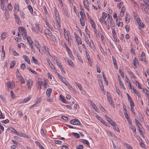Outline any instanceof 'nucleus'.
I'll list each match as a JSON object with an SVG mask.
<instances>
[{
  "label": "nucleus",
  "mask_w": 149,
  "mask_h": 149,
  "mask_svg": "<svg viewBox=\"0 0 149 149\" xmlns=\"http://www.w3.org/2000/svg\"><path fill=\"white\" fill-rule=\"evenodd\" d=\"M143 91L144 93H145L146 95L149 93V91L147 90L146 89L143 88Z\"/></svg>",
  "instance_id": "bf43d9fd"
},
{
  "label": "nucleus",
  "mask_w": 149,
  "mask_h": 149,
  "mask_svg": "<svg viewBox=\"0 0 149 149\" xmlns=\"http://www.w3.org/2000/svg\"><path fill=\"white\" fill-rule=\"evenodd\" d=\"M31 81L30 80H28L27 81V84L28 86V88L29 89H31V86L32 85V82L30 84Z\"/></svg>",
  "instance_id": "9b49d317"
},
{
  "label": "nucleus",
  "mask_w": 149,
  "mask_h": 149,
  "mask_svg": "<svg viewBox=\"0 0 149 149\" xmlns=\"http://www.w3.org/2000/svg\"><path fill=\"white\" fill-rule=\"evenodd\" d=\"M68 147L65 145H63L61 147V149H68Z\"/></svg>",
  "instance_id": "774afa93"
},
{
  "label": "nucleus",
  "mask_w": 149,
  "mask_h": 149,
  "mask_svg": "<svg viewBox=\"0 0 149 149\" xmlns=\"http://www.w3.org/2000/svg\"><path fill=\"white\" fill-rule=\"evenodd\" d=\"M70 123L73 125H78L81 126V124L77 119L76 118L71 120L70 121Z\"/></svg>",
  "instance_id": "f257e3e1"
},
{
  "label": "nucleus",
  "mask_w": 149,
  "mask_h": 149,
  "mask_svg": "<svg viewBox=\"0 0 149 149\" xmlns=\"http://www.w3.org/2000/svg\"><path fill=\"white\" fill-rule=\"evenodd\" d=\"M81 17H85V14L84 13L83 10H81L79 11Z\"/></svg>",
  "instance_id": "ea45409f"
},
{
  "label": "nucleus",
  "mask_w": 149,
  "mask_h": 149,
  "mask_svg": "<svg viewBox=\"0 0 149 149\" xmlns=\"http://www.w3.org/2000/svg\"><path fill=\"white\" fill-rule=\"evenodd\" d=\"M107 14L104 12H103L102 13V19L104 20L107 17Z\"/></svg>",
  "instance_id": "c9c22d12"
},
{
  "label": "nucleus",
  "mask_w": 149,
  "mask_h": 149,
  "mask_svg": "<svg viewBox=\"0 0 149 149\" xmlns=\"http://www.w3.org/2000/svg\"><path fill=\"white\" fill-rule=\"evenodd\" d=\"M8 8L9 10H12L13 8V7L12 6V5L11 3H9L8 6Z\"/></svg>",
  "instance_id": "e433bc0d"
},
{
  "label": "nucleus",
  "mask_w": 149,
  "mask_h": 149,
  "mask_svg": "<svg viewBox=\"0 0 149 149\" xmlns=\"http://www.w3.org/2000/svg\"><path fill=\"white\" fill-rule=\"evenodd\" d=\"M7 86L8 87L12 88L13 87V83L12 82H7Z\"/></svg>",
  "instance_id": "4be33fe9"
},
{
  "label": "nucleus",
  "mask_w": 149,
  "mask_h": 149,
  "mask_svg": "<svg viewBox=\"0 0 149 149\" xmlns=\"http://www.w3.org/2000/svg\"><path fill=\"white\" fill-rule=\"evenodd\" d=\"M125 111H124V114L125 116V117L126 119L127 118H129V117L128 116V114L127 113V111L125 109Z\"/></svg>",
  "instance_id": "de8ad7c7"
},
{
  "label": "nucleus",
  "mask_w": 149,
  "mask_h": 149,
  "mask_svg": "<svg viewBox=\"0 0 149 149\" xmlns=\"http://www.w3.org/2000/svg\"><path fill=\"white\" fill-rule=\"evenodd\" d=\"M145 58V54L144 52H142L141 56L139 57V59L141 61H143L144 59Z\"/></svg>",
  "instance_id": "0eeeda50"
},
{
  "label": "nucleus",
  "mask_w": 149,
  "mask_h": 149,
  "mask_svg": "<svg viewBox=\"0 0 149 149\" xmlns=\"http://www.w3.org/2000/svg\"><path fill=\"white\" fill-rule=\"evenodd\" d=\"M10 94H11V97H12V99H15V97L14 95V94L13 92L12 91H11L10 92Z\"/></svg>",
  "instance_id": "69168bd1"
},
{
  "label": "nucleus",
  "mask_w": 149,
  "mask_h": 149,
  "mask_svg": "<svg viewBox=\"0 0 149 149\" xmlns=\"http://www.w3.org/2000/svg\"><path fill=\"white\" fill-rule=\"evenodd\" d=\"M135 122L138 126V128H139V125H141V124L136 119H135Z\"/></svg>",
  "instance_id": "e2e57ef3"
},
{
  "label": "nucleus",
  "mask_w": 149,
  "mask_h": 149,
  "mask_svg": "<svg viewBox=\"0 0 149 149\" xmlns=\"http://www.w3.org/2000/svg\"><path fill=\"white\" fill-rule=\"evenodd\" d=\"M108 100L109 102L112 105H113L114 104L112 102V99L111 97L110 98L108 99Z\"/></svg>",
  "instance_id": "13d9d810"
},
{
  "label": "nucleus",
  "mask_w": 149,
  "mask_h": 149,
  "mask_svg": "<svg viewBox=\"0 0 149 149\" xmlns=\"http://www.w3.org/2000/svg\"><path fill=\"white\" fill-rule=\"evenodd\" d=\"M112 59H113V64L115 67V68H116V69H118V67L117 65V63L116 61V60L115 58H113V57L112 56Z\"/></svg>",
  "instance_id": "cd10ccee"
},
{
  "label": "nucleus",
  "mask_w": 149,
  "mask_h": 149,
  "mask_svg": "<svg viewBox=\"0 0 149 149\" xmlns=\"http://www.w3.org/2000/svg\"><path fill=\"white\" fill-rule=\"evenodd\" d=\"M133 63L134 66L136 67L139 65L138 60L135 57H134V59L133 60Z\"/></svg>",
  "instance_id": "20e7f679"
},
{
  "label": "nucleus",
  "mask_w": 149,
  "mask_h": 149,
  "mask_svg": "<svg viewBox=\"0 0 149 149\" xmlns=\"http://www.w3.org/2000/svg\"><path fill=\"white\" fill-rule=\"evenodd\" d=\"M84 1V5L85 6V8H86L88 10H89V7H88V2H87V3H85Z\"/></svg>",
  "instance_id": "09e8293b"
},
{
  "label": "nucleus",
  "mask_w": 149,
  "mask_h": 149,
  "mask_svg": "<svg viewBox=\"0 0 149 149\" xmlns=\"http://www.w3.org/2000/svg\"><path fill=\"white\" fill-rule=\"evenodd\" d=\"M138 131L139 132L140 134L142 135V136H143V137H144V136L143 135L142 132V130H141V129L139 127V128H138Z\"/></svg>",
  "instance_id": "5fc2aeb1"
},
{
  "label": "nucleus",
  "mask_w": 149,
  "mask_h": 149,
  "mask_svg": "<svg viewBox=\"0 0 149 149\" xmlns=\"http://www.w3.org/2000/svg\"><path fill=\"white\" fill-rule=\"evenodd\" d=\"M7 36V34L5 33H3L1 35V38L2 40L4 39Z\"/></svg>",
  "instance_id": "c85d7f7f"
},
{
  "label": "nucleus",
  "mask_w": 149,
  "mask_h": 149,
  "mask_svg": "<svg viewBox=\"0 0 149 149\" xmlns=\"http://www.w3.org/2000/svg\"><path fill=\"white\" fill-rule=\"evenodd\" d=\"M32 58L33 62L35 64H37L38 63L37 60L35 58L34 56H32Z\"/></svg>",
  "instance_id": "4c0bfd02"
},
{
  "label": "nucleus",
  "mask_w": 149,
  "mask_h": 149,
  "mask_svg": "<svg viewBox=\"0 0 149 149\" xmlns=\"http://www.w3.org/2000/svg\"><path fill=\"white\" fill-rule=\"evenodd\" d=\"M72 135L77 138H78L80 137L79 134L77 133L73 132L72 133Z\"/></svg>",
  "instance_id": "f704fd0d"
},
{
  "label": "nucleus",
  "mask_w": 149,
  "mask_h": 149,
  "mask_svg": "<svg viewBox=\"0 0 149 149\" xmlns=\"http://www.w3.org/2000/svg\"><path fill=\"white\" fill-rule=\"evenodd\" d=\"M56 63L57 64V65L58 66L59 68L60 69H61V68H62V66L61 65V63H60V62L58 61L57 59L56 60Z\"/></svg>",
  "instance_id": "3c124183"
},
{
  "label": "nucleus",
  "mask_w": 149,
  "mask_h": 149,
  "mask_svg": "<svg viewBox=\"0 0 149 149\" xmlns=\"http://www.w3.org/2000/svg\"><path fill=\"white\" fill-rule=\"evenodd\" d=\"M9 122V120L8 119H6L5 120H2L1 121V122L2 123H4V124H6L7 123H8V122Z\"/></svg>",
  "instance_id": "680f3d73"
},
{
  "label": "nucleus",
  "mask_w": 149,
  "mask_h": 149,
  "mask_svg": "<svg viewBox=\"0 0 149 149\" xmlns=\"http://www.w3.org/2000/svg\"><path fill=\"white\" fill-rule=\"evenodd\" d=\"M134 40L136 43L138 45L139 43V41L138 40V38L136 36H135L134 38Z\"/></svg>",
  "instance_id": "052dcab7"
},
{
  "label": "nucleus",
  "mask_w": 149,
  "mask_h": 149,
  "mask_svg": "<svg viewBox=\"0 0 149 149\" xmlns=\"http://www.w3.org/2000/svg\"><path fill=\"white\" fill-rule=\"evenodd\" d=\"M14 15L16 22L18 24H19V23L20 21L19 17H18V15L15 13H14Z\"/></svg>",
  "instance_id": "9d476101"
},
{
  "label": "nucleus",
  "mask_w": 149,
  "mask_h": 149,
  "mask_svg": "<svg viewBox=\"0 0 149 149\" xmlns=\"http://www.w3.org/2000/svg\"><path fill=\"white\" fill-rule=\"evenodd\" d=\"M81 141L85 144H86L88 146H90L89 143V142L86 140L85 139H81Z\"/></svg>",
  "instance_id": "2eb2a0df"
},
{
  "label": "nucleus",
  "mask_w": 149,
  "mask_h": 149,
  "mask_svg": "<svg viewBox=\"0 0 149 149\" xmlns=\"http://www.w3.org/2000/svg\"><path fill=\"white\" fill-rule=\"evenodd\" d=\"M35 26H36V29L38 31H39L41 33H42V31L41 28H40V27H39V24H35Z\"/></svg>",
  "instance_id": "6ab92c4d"
},
{
  "label": "nucleus",
  "mask_w": 149,
  "mask_h": 149,
  "mask_svg": "<svg viewBox=\"0 0 149 149\" xmlns=\"http://www.w3.org/2000/svg\"><path fill=\"white\" fill-rule=\"evenodd\" d=\"M4 10H5V14L6 16H8L9 15V11L6 8H5Z\"/></svg>",
  "instance_id": "864d4df0"
},
{
  "label": "nucleus",
  "mask_w": 149,
  "mask_h": 149,
  "mask_svg": "<svg viewBox=\"0 0 149 149\" xmlns=\"http://www.w3.org/2000/svg\"><path fill=\"white\" fill-rule=\"evenodd\" d=\"M45 35H47L49 36L52 35L51 32L48 29H45Z\"/></svg>",
  "instance_id": "dca6fc26"
},
{
  "label": "nucleus",
  "mask_w": 149,
  "mask_h": 149,
  "mask_svg": "<svg viewBox=\"0 0 149 149\" xmlns=\"http://www.w3.org/2000/svg\"><path fill=\"white\" fill-rule=\"evenodd\" d=\"M54 142L56 144H61L62 143V142L60 140H54Z\"/></svg>",
  "instance_id": "79ce46f5"
},
{
  "label": "nucleus",
  "mask_w": 149,
  "mask_h": 149,
  "mask_svg": "<svg viewBox=\"0 0 149 149\" xmlns=\"http://www.w3.org/2000/svg\"><path fill=\"white\" fill-rule=\"evenodd\" d=\"M30 99V98L29 97H27L24 98V99L22 100V103H24L27 102Z\"/></svg>",
  "instance_id": "b1692460"
},
{
  "label": "nucleus",
  "mask_w": 149,
  "mask_h": 149,
  "mask_svg": "<svg viewBox=\"0 0 149 149\" xmlns=\"http://www.w3.org/2000/svg\"><path fill=\"white\" fill-rule=\"evenodd\" d=\"M17 10L18 11L19 10V4L18 3H15V4L14 9V12H15V10Z\"/></svg>",
  "instance_id": "f8f14e48"
},
{
  "label": "nucleus",
  "mask_w": 149,
  "mask_h": 149,
  "mask_svg": "<svg viewBox=\"0 0 149 149\" xmlns=\"http://www.w3.org/2000/svg\"><path fill=\"white\" fill-rule=\"evenodd\" d=\"M83 148H84V146H83V145H79L78 146H77L76 147V149H82Z\"/></svg>",
  "instance_id": "0e129e2a"
},
{
  "label": "nucleus",
  "mask_w": 149,
  "mask_h": 149,
  "mask_svg": "<svg viewBox=\"0 0 149 149\" xmlns=\"http://www.w3.org/2000/svg\"><path fill=\"white\" fill-rule=\"evenodd\" d=\"M67 62L72 67L73 66V63L70 59L68 60Z\"/></svg>",
  "instance_id": "58836bf2"
},
{
  "label": "nucleus",
  "mask_w": 149,
  "mask_h": 149,
  "mask_svg": "<svg viewBox=\"0 0 149 149\" xmlns=\"http://www.w3.org/2000/svg\"><path fill=\"white\" fill-rule=\"evenodd\" d=\"M123 145L125 147L128 149H132V147L128 144L126 143H123Z\"/></svg>",
  "instance_id": "5701e85b"
},
{
  "label": "nucleus",
  "mask_w": 149,
  "mask_h": 149,
  "mask_svg": "<svg viewBox=\"0 0 149 149\" xmlns=\"http://www.w3.org/2000/svg\"><path fill=\"white\" fill-rule=\"evenodd\" d=\"M135 84L138 87V88L140 89H142V87L139 83L137 81H135Z\"/></svg>",
  "instance_id": "2f4dec72"
},
{
  "label": "nucleus",
  "mask_w": 149,
  "mask_h": 149,
  "mask_svg": "<svg viewBox=\"0 0 149 149\" xmlns=\"http://www.w3.org/2000/svg\"><path fill=\"white\" fill-rule=\"evenodd\" d=\"M18 29L19 32L20 31L23 32L24 31V30H25V29L23 27H19L18 28Z\"/></svg>",
  "instance_id": "8fccbe9b"
},
{
  "label": "nucleus",
  "mask_w": 149,
  "mask_h": 149,
  "mask_svg": "<svg viewBox=\"0 0 149 149\" xmlns=\"http://www.w3.org/2000/svg\"><path fill=\"white\" fill-rule=\"evenodd\" d=\"M27 41L29 44L33 43V41L30 37H27Z\"/></svg>",
  "instance_id": "a19ab883"
},
{
  "label": "nucleus",
  "mask_w": 149,
  "mask_h": 149,
  "mask_svg": "<svg viewBox=\"0 0 149 149\" xmlns=\"http://www.w3.org/2000/svg\"><path fill=\"white\" fill-rule=\"evenodd\" d=\"M130 104L131 107H134V103L132 100L130 101Z\"/></svg>",
  "instance_id": "4d7b16f0"
},
{
  "label": "nucleus",
  "mask_w": 149,
  "mask_h": 149,
  "mask_svg": "<svg viewBox=\"0 0 149 149\" xmlns=\"http://www.w3.org/2000/svg\"><path fill=\"white\" fill-rule=\"evenodd\" d=\"M28 8L29 10L30 11L31 14H33V10L32 6L30 5L28 6Z\"/></svg>",
  "instance_id": "bb28decb"
},
{
  "label": "nucleus",
  "mask_w": 149,
  "mask_h": 149,
  "mask_svg": "<svg viewBox=\"0 0 149 149\" xmlns=\"http://www.w3.org/2000/svg\"><path fill=\"white\" fill-rule=\"evenodd\" d=\"M40 133H41V134L43 136H46V134H45V133L44 132V130H43V129H41V130H40Z\"/></svg>",
  "instance_id": "c03bdc74"
},
{
  "label": "nucleus",
  "mask_w": 149,
  "mask_h": 149,
  "mask_svg": "<svg viewBox=\"0 0 149 149\" xmlns=\"http://www.w3.org/2000/svg\"><path fill=\"white\" fill-rule=\"evenodd\" d=\"M138 28L139 29H143L145 26L144 24L142 22L139 24H138Z\"/></svg>",
  "instance_id": "4468645a"
},
{
  "label": "nucleus",
  "mask_w": 149,
  "mask_h": 149,
  "mask_svg": "<svg viewBox=\"0 0 149 149\" xmlns=\"http://www.w3.org/2000/svg\"><path fill=\"white\" fill-rule=\"evenodd\" d=\"M105 117L106 118L107 120L109 123L111 124L112 126H113V127L115 126L116 123L112 120L111 118H110L107 115H105Z\"/></svg>",
  "instance_id": "f03ea898"
},
{
  "label": "nucleus",
  "mask_w": 149,
  "mask_h": 149,
  "mask_svg": "<svg viewBox=\"0 0 149 149\" xmlns=\"http://www.w3.org/2000/svg\"><path fill=\"white\" fill-rule=\"evenodd\" d=\"M84 17H81L80 18V24L83 26H84L85 25V22L84 18Z\"/></svg>",
  "instance_id": "f3484780"
},
{
  "label": "nucleus",
  "mask_w": 149,
  "mask_h": 149,
  "mask_svg": "<svg viewBox=\"0 0 149 149\" xmlns=\"http://www.w3.org/2000/svg\"><path fill=\"white\" fill-rule=\"evenodd\" d=\"M50 36L51 37L53 41L56 42H57L58 39L55 36L51 35Z\"/></svg>",
  "instance_id": "a211bd4d"
},
{
  "label": "nucleus",
  "mask_w": 149,
  "mask_h": 149,
  "mask_svg": "<svg viewBox=\"0 0 149 149\" xmlns=\"http://www.w3.org/2000/svg\"><path fill=\"white\" fill-rule=\"evenodd\" d=\"M16 64L15 62L14 61H12L10 63V68H13Z\"/></svg>",
  "instance_id": "393cba45"
},
{
  "label": "nucleus",
  "mask_w": 149,
  "mask_h": 149,
  "mask_svg": "<svg viewBox=\"0 0 149 149\" xmlns=\"http://www.w3.org/2000/svg\"><path fill=\"white\" fill-rule=\"evenodd\" d=\"M64 36L65 37V39L68 40V43L69 42V38L68 36V33H64Z\"/></svg>",
  "instance_id": "412c9836"
},
{
  "label": "nucleus",
  "mask_w": 149,
  "mask_h": 149,
  "mask_svg": "<svg viewBox=\"0 0 149 149\" xmlns=\"http://www.w3.org/2000/svg\"><path fill=\"white\" fill-rule=\"evenodd\" d=\"M17 78L20 81L21 84H23L25 83L24 78L22 76L17 75Z\"/></svg>",
  "instance_id": "39448f33"
},
{
  "label": "nucleus",
  "mask_w": 149,
  "mask_h": 149,
  "mask_svg": "<svg viewBox=\"0 0 149 149\" xmlns=\"http://www.w3.org/2000/svg\"><path fill=\"white\" fill-rule=\"evenodd\" d=\"M52 89L50 88H48L46 91V93L47 96L49 97L52 92Z\"/></svg>",
  "instance_id": "423d86ee"
},
{
  "label": "nucleus",
  "mask_w": 149,
  "mask_h": 149,
  "mask_svg": "<svg viewBox=\"0 0 149 149\" xmlns=\"http://www.w3.org/2000/svg\"><path fill=\"white\" fill-rule=\"evenodd\" d=\"M61 80L66 86H68L69 85L68 83L66 80L65 79L63 78V79H62Z\"/></svg>",
  "instance_id": "473e14b6"
},
{
  "label": "nucleus",
  "mask_w": 149,
  "mask_h": 149,
  "mask_svg": "<svg viewBox=\"0 0 149 149\" xmlns=\"http://www.w3.org/2000/svg\"><path fill=\"white\" fill-rule=\"evenodd\" d=\"M74 83L78 87L79 89L81 90V84L76 82H74Z\"/></svg>",
  "instance_id": "603ef678"
},
{
  "label": "nucleus",
  "mask_w": 149,
  "mask_h": 149,
  "mask_svg": "<svg viewBox=\"0 0 149 149\" xmlns=\"http://www.w3.org/2000/svg\"><path fill=\"white\" fill-rule=\"evenodd\" d=\"M76 40L77 41V43L78 44H82V41L81 39L78 36L76 38Z\"/></svg>",
  "instance_id": "aec40b11"
},
{
  "label": "nucleus",
  "mask_w": 149,
  "mask_h": 149,
  "mask_svg": "<svg viewBox=\"0 0 149 149\" xmlns=\"http://www.w3.org/2000/svg\"><path fill=\"white\" fill-rule=\"evenodd\" d=\"M130 127H131V128L132 130L134 133H135V134H136V128H135V127L132 124L131 125Z\"/></svg>",
  "instance_id": "72a5a7b5"
},
{
  "label": "nucleus",
  "mask_w": 149,
  "mask_h": 149,
  "mask_svg": "<svg viewBox=\"0 0 149 149\" xmlns=\"http://www.w3.org/2000/svg\"><path fill=\"white\" fill-rule=\"evenodd\" d=\"M63 8L65 15H66L67 17L68 18L69 16V15L67 9L64 8Z\"/></svg>",
  "instance_id": "7c9ffc66"
},
{
  "label": "nucleus",
  "mask_w": 149,
  "mask_h": 149,
  "mask_svg": "<svg viewBox=\"0 0 149 149\" xmlns=\"http://www.w3.org/2000/svg\"><path fill=\"white\" fill-rule=\"evenodd\" d=\"M113 17L114 18H116V22L117 24H118V26H120V17H119V16H118V17H117V15L116 13H114L113 15Z\"/></svg>",
  "instance_id": "7ed1b4c3"
},
{
  "label": "nucleus",
  "mask_w": 149,
  "mask_h": 149,
  "mask_svg": "<svg viewBox=\"0 0 149 149\" xmlns=\"http://www.w3.org/2000/svg\"><path fill=\"white\" fill-rule=\"evenodd\" d=\"M22 57L24 59L25 61L27 62L29 64H30V60L29 59V58L27 56L24 55L22 56Z\"/></svg>",
  "instance_id": "6e6552de"
},
{
  "label": "nucleus",
  "mask_w": 149,
  "mask_h": 149,
  "mask_svg": "<svg viewBox=\"0 0 149 149\" xmlns=\"http://www.w3.org/2000/svg\"><path fill=\"white\" fill-rule=\"evenodd\" d=\"M114 85L115 87V88L116 92L119 95H120L121 93L120 90L116 85Z\"/></svg>",
  "instance_id": "a878e982"
},
{
  "label": "nucleus",
  "mask_w": 149,
  "mask_h": 149,
  "mask_svg": "<svg viewBox=\"0 0 149 149\" xmlns=\"http://www.w3.org/2000/svg\"><path fill=\"white\" fill-rule=\"evenodd\" d=\"M85 31L86 33V34L87 35H88L89 36V38H90V34L89 33V30H88L86 28H86L85 29Z\"/></svg>",
  "instance_id": "37998d69"
},
{
  "label": "nucleus",
  "mask_w": 149,
  "mask_h": 149,
  "mask_svg": "<svg viewBox=\"0 0 149 149\" xmlns=\"http://www.w3.org/2000/svg\"><path fill=\"white\" fill-rule=\"evenodd\" d=\"M96 117L102 123H103V124L106 125V124H107V123L105 122L104 120H103L102 118L101 117H100L98 116H96Z\"/></svg>",
  "instance_id": "1a4fd4ad"
},
{
  "label": "nucleus",
  "mask_w": 149,
  "mask_h": 149,
  "mask_svg": "<svg viewBox=\"0 0 149 149\" xmlns=\"http://www.w3.org/2000/svg\"><path fill=\"white\" fill-rule=\"evenodd\" d=\"M59 20V17H58V19H56V20L57 21L58 25V26L60 28L61 27V22H60V20Z\"/></svg>",
  "instance_id": "6e6d98bb"
},
{
  "label": "nucleus",
  "mask_w": 149,
  "mask_h": 149,
  "mask_svg": "<svg viewBox=\"0 0 149 149\" xmlns=\"http://www.w3.org/2000/svg\"><path fill=\"white\" fill-rule=\"evenodd\" d=\"M125 8L124 6L122 7V15H123L124 14V12L125 11Z\"/></svg>",
  "instance_id": "338daca9"
},
{
  "label": "nucleus",
  "mask_w": 149,
  "mask_h": 149,
  "mask_svg": "<svg viewBox=\"0 0 149 149\" xmlns=\"http://www.w3.org/2000/svg\"><path fill=\"white\" fill-rule=\"evenodd\" d=\"M10 128L11 130V131L12 132H13L15 133H17V134H18L17 132L13 127H11Z\"/></svg>",
  "instance_id": "49530a36"
},
{
  "label": "nucleus",
  "mask_w": 149,
  "mask_h": 149,
  "mask_svg": "<svg viewBox=\"0 0 149 149\" xmlns=\"http://www.w3.org/2000/svg\"><path fill=\"white\" fill-rule=\"evenodd\" d=\"M85 53H86V57L88 59V62H89L90 61L91 62V59H90V56L89 55V54L88 52L86 50L85 51Z\"/></svg>",
  "instance_id": "c756f323"
},
{
  "label": "nucleus",
  "mask_w": 149,
  "mask_h": 149,
  "mask_svg": "<svg viewBox=\"0 0 149 149\" xmlns=\"http://www.w3.org/2000/svg\"><path fill=\"white\" fill-rule=\"evenodd\" d=\"M60 99L61 100V101L63 102L64 103H66V104L67 103V102H68V101H66L64 99V98L63 96H62L61 95H60Z\"/></svg>",
  "instance_id": "ddd939ff"
},
{
  "label": "nucleus",
  "mask_w": 149,
  "mask_h": 149,
  "mask_svg": "<svg viewBox=\"0 0 149 149\" xmlns=\"http://www.w3.org/2000/svg\"><path fill=\"white\" fill-rule=\"evenodd\" d=\"M117 78L119 81V85L120 86H121V80L120 79V77L118 74H117Z\"/></svg>",
  "instance_id": "a18cd8bd"
}]
</instances>
